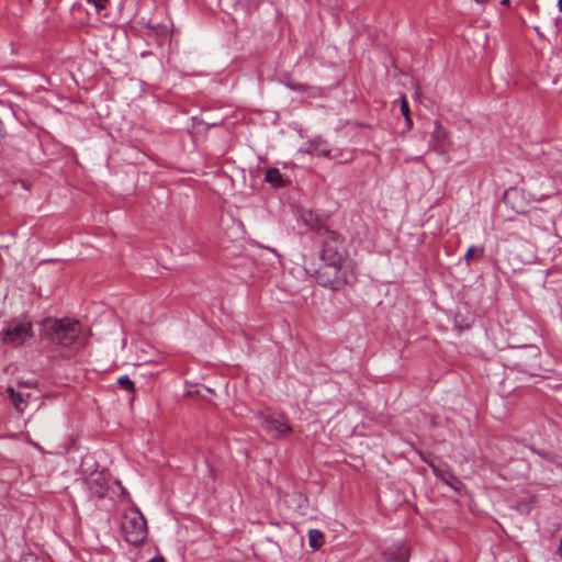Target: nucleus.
<instances>
[{
    "label": "nucleus",
    "instance_id": "4468645a",
    "mask_svg": "<svg viewBox=\"0 0 562 562\" xmlns=\"http://www.w3.org/2000/svg\"><path fill=\"white\" fill-rule=\"evenodd\" d=\"M117 384L125 391H134V382L127 375L120 376L117 379Z\"/></svg>",
    "mask_w": 562,
    "mask_h": 562
},
{
    "label": "nucleus",
    "instance_id": "6ab92c4d",
    "mask_svg": "<svg viewBox=\"0 0 562 562\" xmlns=\"http://www.w3.org/2000/svg\"><path fill=\"white\" fill-rule=\"evenodd\" d=\"M167 33H168V27L167 26L160 27V34H167Z\"/></svg>",
    "mask_w": 562,
    "mask_h": 562
},
{
    "label": "nucleus",
    "instance_id": "412c9836",
    "mask_svg": "<svg viewBox=\"0 0 562 562\" xmlns=\"http://www.w3.org/2000/svg\"><path fill=\"white\" fill-rule=\"evenodd\" d=\"M292 89H302V86L299 85V86H291Z\"/></svg>",
    "mask_w": 562,
    "mask_h": 562
},
{
    "label": "nucleus",
    "instance_id": "20e7f679",
    "mask_svg": "<svg viewBox=\"0 0 562 562\" xmlns=\"http://www.w3.org/2000/svg\"><path fill=\"white\" fill-rule=\"evenodd\" d=\"M32 336V323L26 318H15L8 323L2 331L1 341L20 346Z\"/></svg>",
    "mask_w": 562,
    "mask_h": 562
},
{
    "label": "nucleus",
    "instance_id": "6e6552de",
    "mask_svg": "<svg viewBox=\"0 0 562 562\" xmlns=\"http://www.w3.org/2000/svg\"><path fill=\"white\" fill-rule=\"evenodd\" d=\"M261 427L273 437H279L291 431V427L286 423L271 416H263L261 418Z\"/></svg>",
    "mask_w": 562,
    "mask_h": 562
},
{
    "label": "nucleus",
    "instance_id": "f03ea898",
    "mask_svg": "<svg viewBox=\"0 0 562 562\" xmlns=\"http://www.w3.org/2000/svg\"><path fill=\"white\" fill-rule=\"evenodd\" d=\"M41 326L47 339L64 347L72 345L81 331V326L78 322L67 318H46L42 322Z\"/></svg>",
    "mask_w": 562,
    "mask_h": 562
},
{
    "label": "nucleus",
    "instance_id": "aec40b11",
    "mask_svg": "<svg viewBox=\"0 0 562 562\" xmlns=\"http://www.w3.org/2000/svg\"><path fill=\"white\" fill-rule=\"evenodd\" d=\"M559 11L562 12V0L558 1Z\"/></svg>",
    "mask_w": 562,
    "mask_h": 562
},
{
    "label": "nucleus",
    "instance_id": "9b49d317",
    "mask_svg": "<svg viewBox=\"0 0 562 562\" xmlns=\"http://www.w3.org/2000/svg\"><path fill=\"white\" fill-rule=\"evenodd\" d=\"M9 400L13 403L15 409L22 412L24 400L21 393L14 391L13 387H8L7 390Z\"/></svg>",
    "mask_w": 562,
    "mask_h": 562
},
{
    "label": "nucleus",
    "instance_id": "f3484780",
    "mask_svg": "<svg viewBox=\"0 0 562 562\" xmlns=\"http://www.w3.org/2000/svg\"><path fill=\"white\" fill-rule=\"evenodd\" d=\"M89 3H92L98 11L104 9L109 2V0H87Z\"/></svg>",
    "mask_w": 562,
    "mask_h": 562
},
{
    "label": "nucleus",
    "instance_id": "f257e3e1",
    "mask_svg": "<svg viewBox=\"0 0 562 562\" xmlns=\"http://www.w3.org/2000/svg\"><path fill=\"white\" fill-rule=\"evenodd\" d=\"M315 235L321 243L319 258L323 263L314 268L305 261V270L319 285L339 290L355 279L345 237L327 226H318Z\"/></svg>",
    "mask_w": 562,
    "mask_h": 562
},
{
    "label": "nucleus",
    "instance_id": "0eeeda50",
    "mask_svg": "<svg viewBox=\"0 0 562 562\" xmlns=\"http://www.w3.org/2000/svg\"><path fill=\"white\" fill-rule=\"evenodd\" d=\"M86 484L89 490V493L94 497L102 498L105 496L108 492V483L103 472H92L86 479Z\"/></svg>",
    "mask_w": 562,
    "mask_h": 562
},
{
    "label": "nucleus",
    "instance_id": "39448f33",
    "mask_svg": "<svg viewBox=\"0 0 562 562\" xmlns=\"http://www.w3.org/2000/svg\"><path fill=\"white\" fill-rule=\"evenodd\" d=\"M452 145L449 132L439 121H435L434 130L428 140L429 148L439 155H447L452 150Z\"/></svg>",
    "mask_w": 562,
    "mask_h": 562
},
{
    "label": "nucleus",
    "instance_id": "2eb2a0df",
    "mask_svg": "<svg viewBox=\"0 0 562 562\" xmlns=\"http://www.w3.org/2000/svg\"><path fill=\"white\" fill-rule=\"evenodd\" d=\"M430 467L432 468L434 473H435L438 477H440V479H441L443 482H446L447 484H450V485H451V483H450V481H449V480H450V479H451V480H454V476H453L450 472H448V471L442 472L439 468L435 467L432 463H430Z\"/></svg>",
    "mask_w": 562,
    "mask_h": 562
},
{
    "label": "nucleus",
    "instance_id": "ddd939ff",
    "mask_svg": "<svg viewBox=\"0 0 562 562\" xmlns=\"http://www.w3.org/2000/svg\"><path fill=\"white\" fill-rule=\"evenodd\" d=\"M401 112H402L403 116L405 117L407 126L411 128L413 125V122L411 119L408 102H407V99L405 95L401 97Z\"/></svg>",
    "mask_w": 562,
    "mask_h": 562
},
{
    "label": "nucleus",
    "instance_id": "1a4fd4ad",
    "mask_svg": "<svg viewBox=\"0 0 562 562\" xmlns=\"http://www.w3.org/2000/svg\"><path fill=\"white\" fill-rule=\"evenodd\" d=\"M265 180L276 188H281L284 186L283 176L276 168H270L266 171Z\"/></svg>",
    "mask_w": 562,
    "mask_h": 562
},
{
    "label": "nucleus",
    "instance_id": "423d86ee",
    "mask_svg": "<svg viewBox=\"0 0 562 562\" xmlns=\"http://www.w3.org/2000/svg\"><path fill=\"white\" fill-rule=\"evenodd\" d=\"M299 153L317 157H326L329 159L336 158L335 155H331V149L329 148L327 140L321 136L310 139L304 147L299 149Z\"/></svg>",
    "mask_w": 562,
    "mask_h": 562
},
{
    "label": "nucleus",
    "instance_id": "9d476101",
    "mask_svg": "<svg viewBox=\"0 0 562 562\" xmlns=\"http://www.w3.org/2000/svg\"><path fill=\"white\" fill-rule=\"evenodd\" d=\"M308 541L310 546L313 549H319L324 543V535L322 531L317 529H311L308 532Z\"/></svg>",
    "mask_w": 562,
    "mask_h": 562
},
{
    "label": "nucleus",
    "instance_id": "dca6fc26",
    "mask_svg": "<svg viewBox=\"0 0 562 562\" xmlns=\"http://www.w3.org/2000/svg\"><path fill=\"white\" fill-rule=\"evenodd\" d=\"M531 451L537 453L539 457H541L542 459H544L549 462H552V463L555 462L557 457L554 454H551L543 450H537L535 448H531Z\"/></svg>",
    "mask_w": 562,
    "mask_h": 562
},
{
    "label": "nucleus",
    "instance_id": "f8f14e48",
    "mask_svg": "<svg viewBox=\"0 0 562 562\" xmlns=\"http://www.w3.org/2000/svg\"><path fill=\"white\" fill-rule=\"evenodd\" d=\"M484 249L483 247L470 246L465 251L463 259L467 265H470V261L473 257L481 258L483 256Z\"/></svg>",
    "mask_w": 562,
    "mask_h": 562
},
{
    "label": "nucleus",
    "instance_id": "7ed1b4c3",
    "mask_svg": "<svg viewBox=\"0 0 562 562\" xmlns=\"http://www.w3.org/2000/svg\"><path fill=\"white\" fill-rule=\"evenodd\" d=\"M121 529L125 540L133 546L143 543L147 537L146 519L138 508L131 509L124 514Z\"/></svg>",
    "mask_w": 562,
    "mask_h": 562
},
{
    "label": "nucleus",
    "instance_id": "a211bd4d",
    "mask_svg": "<svg viewBox=\"0 0 562 562\" xmlns=\"http://www.w3.org/2000/svg\"><path fill=\"white\" fill-rule=\"evenodd\" d=\"M21 562H45V560L38 559L37 557L34 555H29L25 557Z\"/></svg>",
    "mask_w": 562,
    "mask_h": 562
}]
</instances>
